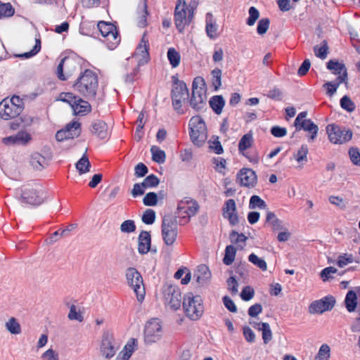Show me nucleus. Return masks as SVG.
Listing matches in <instances>:
<instances>
[{
    "label": "nucleus",
    "mask_w": 360,
    "mask_h": 360,
    "mask_svg": "<svg viewBox=\"0 0 360 360\" xmlns=\"http://www.w3.org/2000/svg\"><path fill=\"white\" fill-rule=\"evenodd\" d=\"M20 200L25 204L37 206L42 204L46 198L43 188L36 183H28L18 188Z\"/></svg>",
    "instance_id": "nucleus-1"
},
{
    "label": "nucleus",
    "mask_w": 360,
    "mask_h": 360,
    "mask_svg": "<svg viewBox=\"0 0 360 360\" xmlns=\"http://www.w3.org/2000/svg\"><path fill=\"white\" fill-rule=\"evenodd\" d=\"M98 77L91 70H85L74 84L75 89L82 96L94 98L98 89Z\"/></svg>",
    "instance_id": "nucleus-2"
},
{
    "label": "nucleus",
    "mask_w": 360,
    "mask_h": 360,
    "mask_svg": "<svg viewBox=\"0 0 360 360\" xmlns=\"http://www.w3.org/2000/svg\"><path fill=\"white\" fill-rule=\"evenodd\" d=\"M182 307L186 316L191 321L199 320L204 314L205 309L202 297L193 292H187L184 295Z\"/></svg>",
    "instance_id": "nucleus-3"
},
{
    "label": "nucleus",
    "mask_w": 360,
    "mask_h": 360,
    "mask_svg": "<svg viewBox=\"0 0 360 360\" xmlns=\"http://www.w3.org/2000/svg\"><path fill=\"white\" fill-rule=\"evenodd\" d=\"M207 98L206 82L202 77H197L193 82L190 105L194 109L201 110L205 106Z\"/></svg>",
    "instance_id": "nucleus-4"
},
{
    "label": "nucleus",
    "mask_w": 360,
    "mask_h": 360,
    "mask_svg": "<svg viewBox=\"0 0 360 360\" xmlns=\"http://www.w3.org/2000/svg\"><path fill=\"white\" fill-rule=\"evenodd\" d=\"M189 127L193 143L197 146H202L207 139V129L204 120L200 116H194L190 120Z\"/></svg>",
    "instance_id": "nucleus-5"
},
{
    "label": "nucleus",
    "mask_w": 360,
    "mask_h": 360,
    "mask_svg": "<svg viewBox=\"0 0 360 360\" xmlns=\"http://www.w3.org/2000/svg\"><path fill=\"white\" fill-rule=\"evenodd\" d=\"M23 102L19 96L5 98L0 103V117L8 120L18 116L22 110Z\"/></svg>",
    "instance_id": "nucleus-6"
},
{
    "label": "nucleus",
    "mask_w": 360,
    "mask_h": 360,
    "mask_svg": "<svg viewBox=\"0 0 360 360\" xmlns=\"http://www.w3.org/2000/svg\"><path fill=\"white\" fill-rule=\"evenodd\" d=\"M193 18V10L185 0H178L174 11V22L179 32H182L188 25Z\"/></svg>",
    "instance_id": "nucleus-7"
},
{
    "label": "nucleus",
    "mask_w": 360,
    "mask_h": 360,
    "mask_svg": "<svg viewBox=\"0 0 360 360\" xmlns=\"http://www.w3.org/2000/svg\"><path fill=\"white\" fill-rule=\"evenodd\" d=\"M162 237L165 244L172 246L174 244L178 235V225L176 218L172 215H165L162 222Z\"/></svg>",
    "instance_id": "nucleus-8"
},
{
    "label": "nucleus",
    "mask_w": 360,
    "mask_h": 360,
    "mask_svg": "<svg viewBox=\"0 0 360 360\" xmlns=\"http://www.w3.org/2000/svg\"><path fill=\"white\" fill-rule=\"evenodd\" d=\"M57 100L68 103L74 114L77 115H84L91 110V105L87 101L75 96L72 93H61Z\"/></svg>",
    "instance_id": "nucleus-9"
},
{
    "label": "nucleus",
    "mask_w": 360,
    "mask_h": 360,
    "mask_svg": "<svg viewBox=\"0 0 360 360\" xmlns=\"http://www.w3.org/2000/svg\"><path fill=\"white\" fill-rule=\"evenodd\" d=\"M126 278L128 285L136 294L137 300L139 302H143L145 297V288L140 273L135 268H128L126 271Z\"/></svg>",
    "instance_id": "nucleus-10"
},
{
    "label": "nucleus",
    "mask_w": 360,
    "mask_h": 360,
    "mask_svg": "<svg viewBox=\"0 0 360 360\" xmlns=\"http://www.w3.org/2000/svg\"><path fill=\"white\" fill-rule=\"evenodd\" d=\"M163 297L165 304L172 310L176 311L180 309L183 300L181 291L177 286L166 284L163 288Z\"/></svg>",
    "instance_id": "nucleus-11"
},
{
    "label": "nucleus",
    "mask_w": 360,
    "mask_h": 360,
    "mask_svg": "<svg viewBox=\"0 0 360 360\" xmlns=\"http://www.w3.org/2000/svg\"><path fill=\"white\" fill-rule=\"evenodd\" d=\"M307 112H302L297 116L294 125L297 130L304 129L309 133L308 141L313 142L317 136L318 126L311 120L307 118Z\"/></svg>",
    "instance_id": "nucleus-12"
},
{
    "label": "nucleus",
    "mask_w": 360,
    "mask_h": 360,
    "mask_svg": "<svg viewBox=\"0 0 360 360\" xmlns=\"http://www.w3.org/2000/svg\"><path fill=\"white\" fill-rule=\"evenodd\" d=\"M326 132L330 141L333 144H344L352 139V132L336 124H329Z\"/></svg>",
    "instance_id": "nucleus-13"
},
{
    "label": "nucleus",
    "mask_w": 360,
    "mask_h": 360,
    "mask_svg": "<svg viewBox=\"0 0 360 360\" xmlns=\"http://www.w3.org/2000/svg\"><path fill=\"white\" fill-rule=\"evenodd\" d=\"M162 335V322L158 319L148 321L144 328V340L147 343H154L159 341Z\"/></svg>",
    "instance_id": "nucleus-14"
},
{
    "label": "nucleus",
    "mask_w": 360,
    "mask_h": 360,
    "mask_svg": "<svg viewBox=\"0 0 360 360\" xmlns=\"http://www.w3.org/2000/svg\"><path fill=\"white\" fill-rule=\"evenodd\" d=\"M188 89L185 82L175 79L172 89L173 105L178 112H181L182 103L188 98Z\"/></svg>",
    "instance_id": "nucleus-15"
},
{
    "label": "nucleus",
    "mask_w": 360,
    "mask_h": 360,
    "mask_svg": "<svg viewBox=\"0 0 360 360\" xmlns=\"http://www.w3.org/2000/svg\"><path fill=\"white\" fill-rule=\"evenodd\" d=\"M200 206L193 199L185 198L181 200L177 206V214L183 219L188 221L198 212Z\"/></svg>",
    "instance_id": "nucleus-16"
},
{
    "label": "nucleus",
    "mask_w": 360,
    "mask_h": 360,
    "mask_svg": "<svg viewBox=\"0 0 360 360\" xmlns=\"http://www.w3.org/2000/svg\"><path fill=\"white\" fill-rule=\"evenodd\" d=\"M98 28L101 35L107 38L108 48L110 49H115L120 42L115 26L111 23L100 21L98 23Z\"/></svg>",
    "instance_id": "nucleus-17"
},
{
    "label": "nucleus",
    "mask_w": 360,
    "mask_h": 360,
    "mask_svg": "<svg viewBox=\"0 0 360 360\" xmlns=\"http://www.w3.org/2000/svg\"><path fill=\"white\" fill-rule=\"evenodd\" d=\"M134 58L136 60L138 65H143L150 60L149 55V41L146 34H143L142 38L136 46L134 53Z\"/></svg>",
    "instance_id": "nucleus-18"
},
{
    "label": "nucleus",
    "mask_w": 360,
    "mask_h": 360,
    "mask_svg": "<svg viewBox=\"0 0 360 360\" xmlns=\"http://www.w3.org/2000/svg\"><path fill=\"white\" fill-rule=\"evenodd\" d=\"M80 132V124L73 122L67 124L63 129L58 131L56 134V139L58 141H67L79 136Z\"/></svg>",
    "instance_id": "nucleus-19"
},
{
    "label": "nucleus",
    "mask_w": 360,
    "mask_h": 360,
    "mask_svg": "<svg viewBox=\"0 0 360 360\" xmlns=\"http://www.w3.org/2000/svg\"><path fill=\"white\" fill-rule=\"evenodd\" d=\"M335 300L332 297H326L313 302L309 307V312L311 314H320L332 309Z\"/></svg>",
    "instance_id": "nucleus-20"
},
{
    "label": "nucleus",
    "mask_w": 360,
    "mask_h": 360,
    "mask_svg": "<svg viewBox=\"0 0 360 360\" xmlns=\"http://www.w3.org/2000/svg\"><path fill=\"white\" fill-rule=\"evenodd\" d=\"M99 351L101 356L105 359H111L115 356L117 349L111 335L105 334L103 335Z\"/></svg>",
    "instance_id": "nucleus-21"
},
{
    "label": "nucleus",
    "mask_w": 360,
    "mask_h": 360,
    "mask_svg": "<svg viewBox=\"0 0 360 360\" xmlns=\"http://www.w3.org/2000/svg\"><path fill=\"white\" fill-rule=\"evenodd\" d=\"M222 215L231 225H236L239 222L236 204L234 200L229 199L224 202L222 208Z\"/></svg>",
    "instance_id": "nucleus-22"
},
{
    "label": "nucleus",
    "mask_w": 360,
    "mask_h": 360,
    "mask_svg": "<svg viewBox=\"0 0 360 360\" xmlns=\"http://www.w3.org/2000/svg\"><path fill=\"white\" fill-rule=\"evenodd\" d=\"M138 349V340L130 338L115 357V360H129L134 352Z\"/></svg>",
    "instance_id": "nucleus-23"
},
{
    "label": "nucleus",
    "mask_w": 360,
    "mask_h": 360,
    "mask_svg": "<svg viewBox=\"0 0 360 360\" xmlns=\"http://www.w3.org/2000/svg\"><path fill=\"white\" fill-rule=\"evenodd\" d=\"M345 307L348 311H354L357 305L360 304V287H356L350 290L346 295Z\"/></svg>",
    "instance_id": "nucleus-24"
},
{
    "label": "nucleus",
    "mask_w": 360,
    "mask_h": 360,
    "mask_svg": "<svg viewBox=\"0 0 360 360\" xmlns=\"http://www.w3.org/2000/svg\"><path fill=\"white\" fill-rule=\"evenodd\" d=\"M238 179L242 186H254L257 183V175L250 169H243L238 174Z\"/></svg>",
    "instance_id": "nucleus-25"
},
{
    "label": "nucleus",
    "mask_w": 360,
    "mask_h": 360,
    "mask_svg": "<svg viewBox=\"0 0 360 360\" xmlns=\"http://www.w3.org/2000/svg\"><path fill=\"white\" fill-rule=\"evenodd\" d=\"M151 246V237L148 231H141L138 238V252L141 255L148 253Z\"/></svg>",
    "instance_id": "nucleus-26"
},
{
    "label": "nucleus",
    "mask_w": 360,
    "mask_h": 360,
    "mask_svg": "<svg viewBox=\"0 0 360 360\" xmlns=\"http://www.w3.org/2000/svg\"><path fill=\"white\" fill-rule=\"evenodd\" d=\"M327 68L333 71V74L338 75L337 79L345 82L347 79V70L345 65L338 61L330 60Z\"/></svg>",
    "instance_id": "nucleus-27"
},
{
    "label": "nucleus",
    "mask_w": 360,
    "mask_h": 360,
    "mask_svg": "<svg viewBox=\"0 0 360 360\" xmlns=\"http://www.w3.org/2000/svg\"><path fill=\"white\" fill-rule=\"evenodd\" d=\"M309 148L307 145L302 144L297 150L293 153V158L296 161L297 165V168L302 169L304 165L307 162V155Z\"/></svg>",
    "instance_id": "nucleus-28"
},
{
    "label": "nucleus",
    "mask_w": 360,
    "mask_h": 360,
    "mask_svg": "<svg viewBox=\"0 0 360 360\" xmlns=\"http://www.w3.org/2000/svg\"><path fill=\"white\" fill-rule=\"evenodd\" d=\"M30 164L34 169L41 171L48 166V161L41 154L35 152L30 155Z\"/></svg>",
    "instance_id": "nucleus-29"
},
{
    "label": "nucleus",
    "mask_w": 360,
    "mask_h": 360,
    "mask_svg": "<svg viewBox=\"0 0 360 360\" xmlns=\"http://www.w3.org/2000/svg\"><path fill=\"white\" fill-rule=\"evenodd\" d=\"M206 33L211 39H215L220 35L219 26L211 14H208L206 18Z\"/></svg>",
    "instance_id": "nucleus-30"
},
{
    "label": "nucleus",
    "mask_w": 360,
    "mask_h": 360,
    "mask_svg": "<svg viewBox=\"0 0 360 360\" xmlns=\"http://www.w3.org/2000/svg\"><path fill=\"white\" fill-rule=\"evenodd\" d=\"M195 276L198 283L204 284L210 279L211 273L206 265H200L198 267Z\"/></svg>",
    "instance_id": "nucleus-31"
},
{
    "label": "nucleus",
    "mask_w": 360,
    "mask_h": 360,
    "mask_svg": "<svg viewBox=\"0 0 360 360\" xmlns=\"http://www.w3.org/2000/svg\"><path fill=\"white\" fill-rule=\"evenodd\" d=\"M167 58L172 68H177L181 63L180 53L174 47H170L167 50Z\"/></svg>",
    "instance_id": "nucleus-32"
},
{
    "label": "nucleus",
    "mask_w": 360,
    "mask_h": 360,
    "mask_svg": "<svg viewBox=\"0 0 360 360\" xmlns=\"http://www.w3.org/2000/svg\"><path fill=\"white\" fill-rule=\"evenodd\" d=\"M266 223L269 224L273 231H280L285 227L283 221L275 215L274 213L268 212L266 214Z\"/></svg>",
    "instance_id": "nucleus-33"
},
{
    "label": "nucleus",
    "mask_w": 360,
    "mask_h": 360,
    "mask_svg": "<svg viewBox=\"0 0 360 360\" xmlns=\"http://www.w3.org/2000/svg\"><path fill=\"white\" fill-rule=\"evenodd\" d=\"M92 132L101 139L106 137L108 134V126L103 121H96L92 124Z\"/></svg>",
    "instance_id": "nucleus-34"
},
{
    "label": "nucleus",
    "mask_w": 360,
    "mask_h": 360,
    "mask_svg": "<svg viewBox=\"0 0 360 360\" xmlns=\"http://www.w3.org/2000/svg\"><path fill=\"white\" fill-rule=\"evenodd\" d=\"M253 143V136L252 134H246L242 136L238 143L239 152L245 155V152L250 148Z\"/></svg>",
    "instance_id": "nucleus-35"
},
{
    "label": "nucleus",
    "mask_w": 360,
    "mask_h": 360,
    "mask_svg": "<svg viewBox=\"0 0 360 360\" xmlns=\"http://www.w3.org/2000/svg\"><path fill=\"white\" fill-rule=\"evenodd\" d=\"M150 153L153 161L158 163L163 164L166 160L165 152L160 148L158 146H152L150 147Z\"/></svg>",
    "instance_id": "nucleus-36"
},
{
    "label": "nucleus",
    "mask_w": 360,
    "mask_h": 360,
    "mask_svg": "<svg viewBox=\"0 0 360 360\" xmlns=\"http://www.w3.org/2000/svg\"><path fill=\"white\" fill-rule=\"evenodd\" d=\"M68 317L70 321L82 322L84 320L83 311L77 306L75 304H71L70 306V311Z\"/></svg>",
    "instance_id": "nucleus-37"
},
{
    "label": "nucleus",
    "mask_w": 360,
    "mask_h": 360,
    "mask_svg": "<svg viewBox=\"0 0 360 360\" xmlns=\"http://www.w3.org/2000/svg\"><path fill=\"white\" fill-rule=\"evenodd\" d=\"M224 104L225 101L221 96H214L210 100V107L218 115L221 114Z\"/></svg>",
    "instance_id": "nucleus-38"
},
{
    "label": "nucleus",
    "mask_w": 360,
    "mask_h": 360,
    "mask_svg": "<svg viewBox=\"0 0 360 360\" xmlns=\"http://www.w3.org/2000/svg\"><path fill=\"white\" fill-rule=\"evenodd\" d=\"M209 148L214 153L220 155L224 153L223 147L217 136H212L208 141Z\"/></svg>",
    "instance_id": "nucleus-39"
},
{
    "label": "nucleus",
    "mask_w": 360,
    "mask_h": 360,
    "mask_svg": "<svg viewBox=\"0 0 360 360\" xmlns=\"http://www.w3.org/2000/svg\"><path fill=\"white\" fill-rule=\"evenodd\" d=\"M248 261L262 271H266L267 270V264L266 261L263 258L258 257L255 253H252L248 256Z\"/></svg>",
    "instance_id": "nucleus-40"
},
{
    "label": "nucleus",
    "mask_w": 360,
    "mask_h": 360,
    "mask_svg": "<svg viewBox=\"0 0 360 360\" xmlns=\"http://www.w3.org/2000/svg\"><path fill=\"white\" fill-rule=\"evenodd\" d=\"M236 255V248L234 246H233L231 245L226 246V248L225 249L224 257L223 259L224 263L226 265L231 264L235 259Z\"/></svg>",
    "instance_id": "nucleus-41"
},
{
    "label": "nucleus",
    "mask_w": 360,
    "mask_h": 360,
    "mask_svg": "<svg viewBox=\"0 0 360 360\" xmlns=\"http://www.w3.org/2000/svg\"><path fill=\"white\" fill-rule=\"evenodd\" d=\"M342 82H344L338 79H336L335 82H328L323 85V88L326 90V94L332 97Z\"/></svg>",
    "instance_id": "nucleus-42"
},
{
    "label": "nucleus",
    "mask_w": 360,
    "mask_h": 360,
    "mask_svg": "<svg viewBox=\"0 0 360 360\" xmlns=\"http://www.w3.org/2000/svg\"><path fill=\"white\" fill-rule=\"evenodd\" d=\"M212 84L214 90H218L221 86L222 71L219 68H214L211 72Z\"/></svg>",
    "instance_id": "nucleus-43"
},
{
    "label": "nucleus",
    "mask_w": 360,
    "mask_h": 360,
    "mask_svg": "<svg viewBox=\"0 0 360 360\" xmlns=\"http://www.w3.org/2000/svg\"><path fill=\"white\" fill-rule=\"evenodd\" d=\"M176 279H181V283L184 285L188 284L191 279V271L186 269H180L174 274Z\"/></svg>",
    "instance_id": "nucleus-44"
},
{
    "label": "nucleus",
    "mask_w": 360,
    "mask_h": 360,
    "mask_svg": "<svg viewBox=\"0 0 360 360\" xmlns=\"http://www.w3.org/2000/svg\"><path fill=\"white\" fill-rule=\"evenodd\" d=\"M212 164L216 172L225 174L226 172V160L223 158L218 157L212 159Z\"/></svg>",
    "instance_id": "nucleus-45"
},
{
    "label": "nucleus",
    "mask_w": 360,
    "mask_h": 360,
    "mask_svg": "<svg viewBox=\"0 0 360 360\" xmlns=\"http://www.w3.org/2000/svg\"><path fill=\"white\" fill-rule=\"evenodd\" d=\"M41 360H60L59 352L53 347L46 349L40 356Z\"/></svg>",
    "instance_id": "nucleus-46"
},
{
    "label": "nucleus",
    "mask_w": 360,
    "mask_h": 360,
    "mask_svg": "<svg viewBox=\"0 0 360 360\" xmlns=\"http://www.w3.org/2000/svg\"><path fill=\"white\" fill-rule=\"evenodd\" d=\"M315 56L321 59H325L327 57L328 46L326 41L321 42L319 45H316L314 48Z\"/></svg>",
    "instance_id": "nucleus-47"
},
{
    "label": "nucleus",
    "mask_w": 360,
    "mask_h": 360,
    "mask_svg": "<svg viewBox=\"0 0 360 360\" xmlns=\"http://www.w3.org/2000/svg\"><path fill=\"white\" fill-rule=\"evenodd\" d=\"M68 63L65 58L61 60L57 67V76L60 80H66L69 77L72 75V71H66V73H63L64 67L67 68Z\"/></svg>",
    "instance_id": "nucleus-48"
},
{
    "label": "nucleus",
    "mask_w": 360,
    "mask_h": 360,
    "mask_svg": "<svg viewBox=\"0 0 360 360\" xmlns=\"http://www.w3.org/2000/svg\"><path fill=\"white\" fill-rule=\"evenodd\" d=\"M6 329L14 335L20 334L21 332V328L19 323L15 318H11L6 322Z\"/></svg>",
    "instance_id": "nucleus-49"
},
{
    "label": "nucleus",
    "mask_w": 360,
    "mask_h": 360,
    "mask_svg": "<svg viewBox=\"0 0 360 360\" xmlns=\"http://www.w3.org/2000/svg\"><path fill=\"white\" fill-rule=\"evenodd\" d=\"M259 330L262 331V339L264 344H268L273 338L272 332L269 323L259 325Z\"/></svg>",
    "instance_id": "nucleus-50"
},
{
    "label": "nucleus",
    "mask_w": 360,
    "mask_h": 360,
    "mask_svg": "<svg viewBox=\"0 0 360 360\" xmlns=\"http://www.w3.org/2000/svg\"><path fill=\"white\" fill-rule=\"evenodd\" d=\"M260 13L258 9L254 6H251L248 10V18L246 20V24L252 27L255 25L256 21L259 18Z\"/></svg>",
    "instance_id": "nucleus-51"
},
{
    "label": "nucleus",
    "mask_w": 360,
    "mask_h": 360,
    "mask_svg": "<svg viewBox=\"0 0 360 360\" xmlns=\"http://www.w3.org/2000/svg\"><path fill=\"white\" fill-rule=\"evenodd\" d=\"M90 162L86 156H83L76 163V168L80 174L86 173L89 171Z\"/></svg>",
    "instance_id": "nucleus-52"
},
{
    "label": "nucleus",
    "mask_w": 360,
    "mask_h": 360,
    "mask_svg": "<svg viewBox=\"0 0 360 360\" xmlns=\"http://www.w3.org/2000/svg\"><path fill=\"white\" fill-rule=\"evenodd\" d=\"M14 136L18 145H26L32 140V135L26 131H20Z\"/></svg>",
    "instance_id": "nucleus-53"
},
{
    "label": "nucleus",
    "mask_w": 360,
    "mask_h": 360,
    "mask_svg": "<svg viewBox=\"0 0 360 360\" xmlns=\"http://www.w3.org/2000/svg\"><path fill=\"white\" fill-rule=\"evenodd\" d=\"M330 356V348L326 345H322L318 352L317 355L315 357L316 360H329Z\"/></svg>",
    "instance_id": "nucleus-54"
},
{
    "label": "nucleus",
    "mask_w": 360,
    "mask_h": 360,
    "mask_svg": "<svg viewBox=\"0 0 360 360\" xmlns=\"http://www.w3.org/2000/svg\"><path fill=\"white\" fill-rule=\"evenodd\" d=\"M139 16L137 19V24L140 27H144L146 25V15H147V10H146V1H143L140 7H139Z\"/></svg>",
    "instance_id": "nucleus-55"
},
{
    "label": "nucleus",
    "mask_w": 360,
    "mask_h": 360,
    "mask_svg": "<svg viewBox=\"0 0 360 360\" xmlns=\"http://www.w3.org/2000/svg\"><path fill=\"white\" fill-rule=\"evenodd\" d=\"M270 26V20L267 18H262L259 20L257 27V32L259 35L263 36L264 35L269 29Z\"/></svg>",
    "instance_id": "nucleus-56"
},
{
    "label": "nucleus",
    "mask_w": 360,
    "mask_h": 360,
    "mask_svg": "<svg viewBox=\"0 0 360 360\" xmlns=\"http://www.w3.org/2000/svg\"><path fill=\"white\" fill-rule=\"evenodd\" d=\"M354 262V257L352 254H342L338 256L337 264L339 267L343 268L345 266L352 264Z\"/></svg>",
    "instance_id": "nucleus-57"
},
{
    "label": "nucleus",
    "mask_w": 360,
    "mask_h": 360,
    "mask_svg": "<svg viewBox=\"0 0 360 360\" xmlns=\"http://www.w3.org/2000/svg\"><path fill=\"white\" fill-rule=\"evenodd\" d=\"M156 218L155 212L151 209H147L142 215V221L146 224H152Z\"/></svg>",
    "instance_id": "nucleus-58"
},
{
    "label": "nucleus",
    "mask_w": 360,
    "mask_h": 360,
    "mask_svg": "<svg viewBox=\"0 0 360 360\" xmlns=\"http://www.w3.org/2000/svg\"><path fill=\"white\" fill-rule=\"evenodd\" d=\"M231 242L237 245L243 243L244 245L248 240V238L243 233H239L236 231H232L230 234Z\"/></svg>",
    "instance_id": "nucleus-59"
},
{
    "label": "nucleus",
    "mask_w": 360,
    "mask_h": 360,
    "mask_svg": "<svg viewBox=\"0 0 360 360\" xmlns=\"http://www.w3.org/2000/svg\"><path fill=\"white\" fill-rule=\"evenodd\" d=\"M14 14V8L10 4L0 3V18L11 17Z\"/></svg>",
    "instance_id": "nucleus-60"
},
{
    "label": "nucleus",
    "mask_w": 360,
    "mask_h": 360,
    "mask_svg": "<svg viewBox=\"0 0 360 360\" xmlns=\"http://www.w3.org/2000/svg\"><path fill=\"white\" fill-rule=\"evenodd\" d=\"M341 107L348 112H353L355 109V104L347 96H344L340 100Z\"/></svg>",
    "instance_id": "nucleus-61"
},
{
    "label": "nucleus",
    "mask_w": 360,
    "mask_h": 360,
    "mask_svg": "<svg viewBox=\"0 0 360 360\" xmlns=\"http://www.w3.org/2000/svg\"><path fill=\"white\" fill-rule=\"evenodd\" d=\"M328 200L331 204L335 205L341 210H344L347 207L346 200L340 196L331 195L329 197Z\"/></svg>",
    "instance_id": "nucleus-62"
},
{
    "label": "nucleus",
    "mask_w": 360,
    "mask_h": 360,
    "mask_svg": "<svg viewBox=\"0 0 360 360\" xmlns=\"http://www.w3.org/2000/svg\"><path fill=\"white\" fill-rule=\"evenodd\" d=\"M266 207L265 202L258 195H252L250 200L249 207L250 209L264 208Z\"/></svg>",
    "instance_id": "nucleus-63"
},
{
    "label": "nucleus",
    "mask_w": 360,
    "mask_h": 360,
    "mask_svg": "<svg viewBox=\"0 0 360 360\" xmlns=\"http://www.w3.org/2000/svg\"><path fill=\"white\" fill-rule=\"evenodd\" d=\"M349 156L354 165L360 167V152L358 148H351L349 150Z\"/></svg>",
    "instance_id": "nucleus-64"
}]
</instances>
